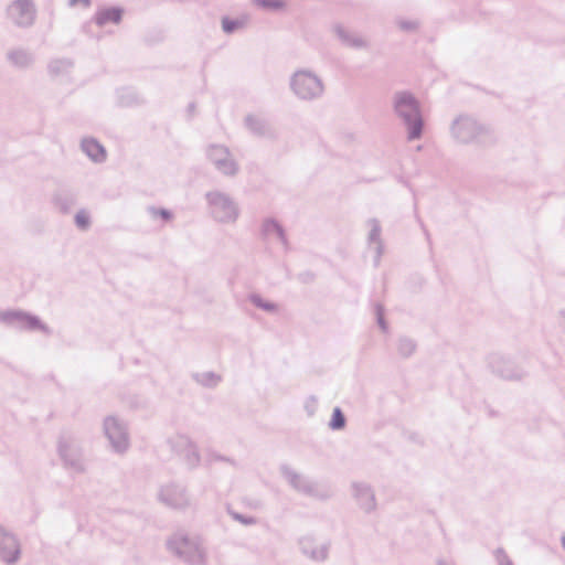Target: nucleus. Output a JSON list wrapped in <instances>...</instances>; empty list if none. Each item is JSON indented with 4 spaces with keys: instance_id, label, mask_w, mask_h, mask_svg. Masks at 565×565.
Wrapping results in <instances>:
<instances>
[{
    "instance_id": "ddd939ff",
    "label": "nucleus",
    "mask_w": 565,
    "mask_h": 565,
    "mask_svg": "<svg viewBox=\"0 0 565 565\" xmlns=\"http://www.w3.org/2000/svg\"><path fill=\"white\" fill-rule=\"evenodd\" d=\"M158 497L163 504L172 509H185L190 505L186 488L175 482L162 486Z\"/></svg>"
},
{
    "instance_id": "37998d69",
    "label": "nucleus",
    "mask_w": 565,
    "mask_h": 565,
    "mask_svg": "<svg viewBox=\"0 0 565 565\" xmlns=\"http://www.w3.org/2000/svg\"><path fill=\"white\" fill-rule=\"evenodd\" d=\"M419 224H420V227H422V230H423V232H424L428 243H430V235H429L428 230L426 228V226L424 225V223L422 221H419Z\"/></svg>"
},
{
    "instance_id": "a878e982",
    "label": "nucleus",
    "mask_w": 565,
    "mask_h": 565,
    "mask_svg": "<svg viewBox=\"0 0 565 565\" xmlns=\"http://www.w3.org/2000/svg\"><path fill=\"white\" fill-rule=\"evenodd\" d=\"M193 379L196 383L201 384L204 387L213 388L218 385L222 381L221 375L210 371L193 374Z\"/></svg>"
},
{
    "instance_id": "2f4dec72",
    "label": "nucleus",
    "mask_w": 565,
    "mask_h": 565,
    "mask_svg": "<svg viewBox=\"0 0 565 565\" xmlns=\"http://www.w3.org/2000/svg\"><path fill=\"white\" fill-rule=\"evenodd\" d=\"M255 4L267 11H279L285 7L282 0H254Z\"/></svg>"
},
{
    "instance_id": "20e7f679",
    "label": "nucleus",
    "mask_w": 565,
    "mask_h": 565,
    "mask_svg": "<svg viewBox=\"0 0 565 565\" xmlns=\"http://www.w3.org/2000/svg\"><path fill=\"white\" fill-rule=\"evenodd\" d=\"M289 86L297 98L306 102L320 98L324 90L322 79L308 70L296 71L290 77Z\"/></svg>"
},
{
    "instance_id": "58836bf2",
    "label": "nucleus",
    "mask_w": 565,
    "mask_h": 565,
    "mask_svg": "<svg viewBox=\"0 0 565 565\" xmlns=\"http://www.w3.org/2000/svg\"><path fill=\"white\" fill-rule=\"evenodd\" d=\"M397 24H398L399 29L405 32H413V31L417 30V28H418V22L411 21V20H398Z\"/></svg>"
},
{
    "instance_id": "79ce46f5",
    "label": "nucleus",
    "mask_w": 565,
    "mask_h": 565,
    "mask_svg": "<svg viewBox=\"0 0 565 565\" xmlns=\"http://www.w3.org/2000/svg\"><path fill=\"white\" fill-rule=\"evenodd\" d=\"M90 0H68L70 7H75L77 4H83L85 8H88L90 6Z\"/></svg>"
},
{
    "instance_id": "4468645a",
    "label": "nucleus",
    "mask_w": 565,
    "mask_h": 565,
    "mask_svg": "<svg viewBox=\"0 0 565 565\" xmlns=\"http://www.w3.org/2000/svg\"><path fill=\"white\" fill-rule=\"evenodd\" d=\"M21 550L17 536L0 525V559L13 565L20 559Z\"/></svg>"
},
{
    "instance_id": "f03ea898",
    "label": "nucleus",
    "mask_w": 565,
    "mask_h": 565,
    "mask_svg": "<svg viewBox=\"0 0 565 565\" xmlns=\"http://www.w3.org/2000/svg\"><path fill=\"white\" fill-rule=\"evenodd\" d=\"M393 109L407 129V139L417 140L423 136L424 119L418 99L408 90L396 92L393 96Z\"/></svg>"
},
{
    "instance_id": "6e6552de",
    "label": "nucleus",
    "mask_w": 565,
    "mask_h": 565,
    "mask_svg": "<svg viewBox=\"0 0 565 565\" xmlns=\"http://www.w3.org/2000/svg\"><path fill=\"white\" fill-rule=\"evenodd\" d=\"M57 452L67 469H72L77 473L85 471L82 452L79 448L75 446L74 438L71 434H61L57 443Z\"/></svg>"
},
{
    "instance_id": "9d476101",
    "label": "nucleus",
    "mask_w": 565,
    "mask_h": 565,
    "mask_svg": "<svg viewBox=\"0 0 565 565\" xmlns=\"http://www.w3.org/2000/svg\"><path fill=\"white\" fill-rule=\"evenodd\" d=\"M104 431L111 449L124 454L129 447V437L126 425L115 416H107L104 420Z\"/></svg>"
},
{
    "instance_id": "e433bc0d",
    "label": "nucleus",
    "mask_w": 565,
    "mask_h": 565,
    "mask_svg": "<svg viewBox=\"0 0 565 565\" xmlns=\"http://www.w3.org/2000/svg\"><path fill=\"white\" fill-rule=\"evenodd\" d=\"M318 408V399L316 396L310 395L305 402V411L309 416H313Z\"/></svg>"
},
{
    "instance_id": "7ed1b4c3",
    "label": "nucleus",
    "mask_w": 565,
    "mask_h": 565,
    "mask_svg": "<svg viewBox=\"0 0 565 565\" xmlns=\"http://www.w3.org/2000/svg\"><path fill=\"white\" fill-rule=\"evenodd\" d=\"M167 548L189 565H205L206 554L200 543L184 533H175L167 541Z\"/></svg>"
},
{
    "instance_id": "6ab92c4d",
    "label": "nucleus",
    "mask_w": 565,
    "mask_h": 565,
    "mask_svg": "<svg viewBox=\"0 0 565 565\" xmlns=\"http://www.w3.org/2000/svg\"><path fill=\"white\" fill-rule=\"evenodd\" d=\"M367 226L370 227V232L367 235V245L369 247H372L374 245V259L373 264L375 267L380 266L381 258L384 253V244L381 238L382 227L380 224V221L377 218H370L366 222Z\"/></svg>"
},
{
    "instance_id": "4be33fe9",
    "label": "nucleus",
    "mask_w": 565,
    "mask_h": 565,
    "mask_svg": "<svg viewBox=\"0 0 565 565\" xmlns=\"http://www.w3.org/2000/svg\"><path fill=\"white\" fill-rule=\"evenodd\" d=\"M52 203L61 213L67 214L76 204V194L71 190L60 189L53 194Z\"/></svg>"
},
{
    "instance_id": "39448f33",
    "label": "nucleus",
    "mask_w": 565,
    "mask_h": 565,
    "mask_svg": "<svg viewBox=\"0 0 565 565\" xmlns=\"http://www.w3.org/2000/svg\"><path fill=\"white\" fill-rule=\"evenodd\" d=\"M210 214L218 223H234L239 216L237 203L226 193L211 191L205 194Z\"/></svg>"
},
{
    "instance_id": "a18cd8bd",
    "label": "nucleus",
    "mask_w": 565,
    "mask_h": 565,
    "mask_svg": "<svg viewBox=\"0 0 565 565\" xmlns=\"http://www.w3.org/2000/svg\"><path fill=\"white\" fill-rule=\"evenodd\" d=\"M562 546L565 550V535L562 536Z\"/></svg>"
},
{
    "instance_id": "4c0bfd02",
    "label": "nucleus",
    "mask_w": 565,
    "mask_h": 565,
    "mask_svg": "<svg viewBox=\"0 0 565 565\" xmlns=\"http://www.w3.org/2000/svg\"><path fill=\"white\" fill-rule=\"evenodd\" d=\"M231 515L234 520L238 521L244 525H253L256 523V519L254 516L244 515L237 512H231Z\"/></svg>"
},
{
    "instance_id": "c756f323",
    "label": "nucleus",
    "mask_w": 565,
    "mask_h": 565,
    "mask_svg": "<svg viewBox=\"0 0 565 565\" xmlns=\"http://www.w3.org/2000/svg\"><path fill=\"white\" fill-rule=\"evenodd\" d=\"M397 350L399 355L403 358L411 356L416 350V343L409 338H399L397 343Z\"/></svg>"
},
{
    "instance_id": "2eb2a0df",
    "label": "nucleus",
    "mask_w": 565,
    "mask_h": 565,
    "mask_svg": "<svg viewBox=\"0 0 565 565\" xmlns=\"http://www.w3.org/2000/svg\"><path fill=\"white\" fill-rule=\"evenodd\" d=\"M352 497L359 508L366 514L374 512L377 508L375 492L371 484L361 481H354L351 484Z\"/></svg>"
},
{
    "instance_id": "a211bd4d",
    "label": "nucleus",
    "mask_w": 565,
    "mask_h": 565,
    "mask_svg": "<svg viewBox=\"0 0 565 565\" xmlns=\"http://www.w3.org/2000/svg\"><path fill=\"white\" fill-rule=\"evenodd\" d=\"M244 125L248 129V131L258 138H276L275 129L271 127L270 122L260 116L248 114L244 118Z\"/></svg>"
},
{
    "instance_id": "412c9836",
    "label": "nucleus",
    "mask_w": 565,
    "mask_h": 565,
    "mask_svg": "<svg viewBox=\"0 0 565 565\" xmlns=\"http://www.w3.org/2000/svg\"><path fill=\"white\" fill-rule=\"evenodd\" d=\"M260 234H262L263 238H267L270 235H276L277 238L279 239V242L285 247V249L288 248L289 243H288L286 232H285L284 227L281 226V224L277 220H275L273 217L265 218L262 224Z\"/></svg>"
},
{
    "instance_id": "c85d7f7f",
    "label": "nucleus",
    "mask_w": 565,
    "mask_h": 565,
    "mask_svg": "<svg viewBox=\"0 0 565 565\" xmlns=\"http://www.w3.org/2000/svg\"><path fill=\"white\" fill-rule=\"evenodd\" d=\"M248 300L257 308L266 311V312H276L278 310V306L275 302L265 300L258 294H250L248 296Z\"/></svg>"
},
{
    "instance_id": "1a4fd4ad",
    "label": "nucleus",
    "mask_w": 565,
    "mask_h": 565,
    "mask_svg": "<svg viewBox=\"0 0 565 565\" xmlns=\"http://www.w3.org/2000/svg\"><path fill=\"white\" fill-rule=\"evenodd\" d=\"M488 365L493 374L503 380L521 381L527 375L522 367L515 365L512 360L500 353L490 354Z\"/></svg>"
},
{
    "instance_id": "dca6fc26",
    "label": "nucleus",
    "mask_w": 565,
    "mask_h": 565,
    "mask_svg": "<svg viewBox=\"0 0 565 565\" xmlns=\"http://www.w3.org/2000/svg\"><path fill=\"white\" fill-rule=\"evenodd\" d=\"M34 8L31 0H15L8 8V15L18 26H30L34 22Z\"/></svg>"
},
{
    "instance_id": "f3484780",
    "label": "nucleus",
    "mask_w": 565,
    "mask_h": 565,
    "mask_svg": "<svg viewBox=\"0 0 565 565\" xmlns=\"http://www.w3.org/2000/svg\"><path fill=\"white\" fill-rule=\"evenodd\" d=\"M300 552L313 562H324L329 556L330 543L317 546L312 535H305L298 541Z\"/></svg>"
},
{
    "instance_id": "72a5a7b5",
    "label": "nucleus",
    "mask_w": 565,
    "mask_h": 565,
    "mask_svg": "<svg viewBox=\"0 0 565 565\" xmlns=\"http://www.w3.org/2000/svg\"><path fill=\"white\" fill-rule=\"evenodd\" d=\"M75 225L81 231H87L90 227V216L86 210H79L75 214Z\"/></svg>"
},
{
    "instance_id": "393cba45",
    "label": "nucleus",
    "mask_w": 565,
    "mask_h": 565,
    "mask_svg": "<svg viewBox=\"0 0 565 565\" xmlns=\"http://www.w3.org/2000/svg\"><path fill=\"white\" fill-rule=\"evenodd\" d=\"M8 61L17 68H29L33 65L34 55L24 49H14L7 53Z\"/></svg>"
},
{
    "instance_id": "c9c22d12",
    "label": "nucleus",
    "mask_w": 565,
    "mask_h": 565,
    "mask_svg": "<svg viewBox=\"0 0 565 565\" xmlns=\"http://www.w3.org/2000/svg\"><path fill=\"white\" fill-rule=\"evenodd\" d=\"M214 461H223V462H227L232 466H236V462L233 458L220 455L215 451H209L207 452V462L212 463Z\"/></svg>"
},
{
    "instance_id": "aec40b11",
    "label": "nucleus",
    "mask_w": 565,
    "mask_h": 565,
    "mask_svg": "<svg viewBox=\"0 0 565 565\" xmlns=\"http://www.w3.org/2000/svg\"><path fill=\"white\" fill-rule=\"evenodd\" d=\"M124 13V8L119 6L103 7L95 12L93 21L99 28L108 23L119 24L122 21Z\"/></svg>"
},
{
    "instance_id": "0eeeda50",
    "label": "nucleus",
    "mask_w": 565,
    "mask_h": 565,
    "mask_svg": "<svg viewBox=\"0 0 565 565\" xmlns=\"http://www.w3.org/2000/svg\"><path fill=\"white\" fill-rule=\"evenodd\" d=\"M168 445L171 451L180 457L188 469L193 470L199 467L201 456L198 446L189 436L175 435L168 439Z\"/></svg>"
},
{
    "instance_id": "9b49d317",
    "label": "nucleus",
    "mask_w": 565,
    "mask_h": 565,
    "mask_svg": "<svg viewBox=\"0 0 565 565\" xmlns=\"http://www.w3.org/2000/svg\"><path fill=\"white\" fill-rule=\"evenodd\" d=\"M280 472H281V476L287 480L289 486L297 492H300V493L309 495V497H315L318 499L329 498V495L321 494L318 491L317 484L313 481H311L308 477H306L301 473H298L296 470H294L288 465H281Z\"/></svg>"
},
{
    "instance_id": "f704fd0d",
    "label": "nucleus",
    "mask_w": 565,
    "mask_h": 565,
    "mask_svg": "<svg viewBox=\"0 0 565 565\" xmlns=\"http://www.w3.org/2000/svg\"><path fill=\"white\" fill-rule=\"evenodd\" d=\"M374 313L376 316V322L382 331L386 332L388 330V324L384 318V306L380 302L374 305Z\"/></svg>"
},
{
    "instance_id": "cd10ccee",
    "label": "nucleus",
    "mask_w": 565,
    "mask_h": 565,
    "mask_svg": "<svg viewBox=\"0 0 565 565\" xmlns=\"http://www.w3.org/2000/svg\"><path fill=\"white\" fill-rule=\"evenodd\" d=\"M329 428L331 430H342L347 426V418L340 407H334L329 422Z\"/></svg>"
},
{
    "instance_id": "c03bdc74",
    "label": "nucleus",
    "mask_w": 565,
    "mask_h": 565,
    "mask_svg": "<svg viewBox=\"0 0 565 565\" xmlns=\"http://www.w3.org/2000/svg\"><path fill=\"white\" fill-rule=\"evenodd\" d=\"M194 109H195V104L194 103L189 104V106H188L189 113H193Z\"/></svg>"
},
{
    "instance_id": "f257e3e1",
    "label": "nucleus",
    "mask_w": 565,
    "mask_h": 565,
    "mask_svg": "<svg viewBox=\"0 0 565 565\" xmlns=\"http://www.w3.org/2000/svg\"><path fill=\"white\" fill-rule=\"evenodd\" d=\"M451 137L461 145L475 143L480 147L494 145L495 136L493 130L469 115H460L455 118L450 126Z\"/></svg>"
},
{
    "instance_id": "5701e85b",
    "label": "nucleus",
    "mask_w": 565,
    "mask_h": 565,
    "mask_svg": "<svg viewBox=\"0 0 565 565\" xmlns=\"http://www.w3.org/2000/svg\"><path fill=\"white\" fill-rule=\"evenodd\" d=\"M81 148L94 162L102 163L106 160V150L95 138H84L81 142Z\"/></svg>"
},
{
    "instance_id": "473e14b6",
    "label": "nucleus",
    "mask_w": 565,
    "mask_h": 565,
    "mask_svg": "<svg viewBox=\"0 0 565 565\" xmlns=\"http://www.w3.org/2000/svg\"><path fill=\"white\" fill-rule=\"evenodd\" d=\"M147 212L151 217H160L164 222H169L173 217L172 212L164 207L148 206Z\"/></svg>"
},
{
    "instance_id": "ea45409f",
    "label": "nucleus",
    "mask_w": 565,
    "mask_h": 565,
    "mask_svg": "<svg viewBox=\"0 0 565 565\" xmlns=\"http://www.w3.org/2000/svg\"><path fill=\"white\" fill-rule=\"evenodd\" d=\"M497 559L499 565H513L512 561L502 548L497 550Z\"/></svg>"
},
{
    "instance_id": "7c9ffc66",
    "label": "nucleus",
    "mask_w": 565,
    "mask_h": 565,
    "mask_svg": "<svg viewBox=\"0 0 565 565\" xmlns=\"http://www.w3.org/2000/svg\"><path fill=\"white\" fill-rule=\"evenodd\" d=\"M245 25V20L243 19H232L228 17H224L222 19V30L226 34H232L238 29L243 28Z\"/></svg>"
},
{
    "instance_id": "b1692460",
    "label": "nucleus",
    "mask_w": 565,
    "mask_h": 565,
    "mask_svg": "<svg viewBox=\"0 0 565 565\" xmlns=\"http://www.w3.org/2000/svg\"><path fill=\"white\" fill-rule=\"evenodd\" d=\"M333 30L339 40L349 47L363 49L366 47L367 45L366 41L363 38L345 29L342 24H335L333 26Z\"/></svg>"
},
{
    "instance_id": "bb28decb",
    "label": "nucleus",
    "mask_w": 565,
    "mask_h": 565,
    "mask_svg": "<svg viewBox=\"0 0 565 565\" xmlns=\"http://www.w3.org/2000/svg\"><path fill=\"white\" fill-rule=\"evenodd\" d=\"M72 67L73 62L70 58H55L47 65L49 73L55 76L68 72Z\"/></svg>"
},
{
    "instance_id": "423d86ee",
    "label": "nucleus",
    "mask_w": 565,
    "mask_h": 565,
    "mask_svg": "<svg viewBox=\"0 0 565 565\" xmlns=\"http://www.w3.org/2000/svg\"><path fill=\"white\" fill-rule=\"evenodd\" d=\"M0 322L8 327L25 331H41L45 335H52V329L38 316L23 310L0 311Z\"/></svg>"
},
{
    "instance_id": "a19ab883",
    "label": "nucleus",
    "mask_w": 565,
    "mask_h": 565,
    "mask_svg": "<svg viewBox=\"0 0 565 565\" xmlns=\"http://www.w3.org/2000/svg\"><path fill=\"white\" fill-rule=\"evenodd\" d=\"M316 276L312 271H303L298 275V280H300L303 284H309L315 280Z\"/></svg>"
},
{
    "instance_id": "f8f14e48",
    "label": "nucleus",
    "mask_w": 565,
    "mask_h": 565,
    "mask_svg": "<svg viewBox=\"0 0 565 565\" xmlns=\"http://www.w3.org/2000/svg\"><path fill=\"white\" fill-rule=\"evenodd\" d=\"M206 156L220 173L233 177L238 172V164L225 146L211 145L206 150Z\"/></svg>"
}]
</instances>
